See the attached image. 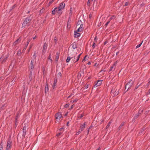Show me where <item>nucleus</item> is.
<instances>
[{
    "instance_id": "1",
    "label": "nucleus",
    "mask_w": 150,
    "mask_h": 150,
    "mask_svg": "<svg viewBox=\"0 0 150 150\" xmlns=\"http://www.w3.org/2000/svg\"><path fill=\"white\" fill-rule=\"evenodd\" d=\"M62 117V115L60 112H58L55 115L56 119V122H58L60 120Z\"/></svg>"
},
{
    "instance_id": "2",
    "label": "nucleus",
    "mask_w": 150,
    "mask_h": 150,
    "mask_svg": "<svg viewBox=\"0 0 150 150\" xmlns=\"http://www.w3.org/2000/svg\"><path fill=\"white\" fill-rule=\"evenodd\" d=\"M12 142L10 139L8 140L6 150H10L11 148Z\"/></svg>"
},
{
    "instance_id": "3",
    "label": "nucleus",
    "mask_w": 150,
    "mask_h": 150,
    "mask_svg": "<svg viewBox=\"0 0 150 150\" xmlns=\"http://www.w3.org/2000/svg\"><path fill=\"white\" fill-rule=\"evenodd\" d=\"M30 21L31 20L30 19V18L29 17L26 18L23 23V27L27 25H29V23Z\"/></svg>"
},
{
    "instance_id": "4",
    "label": "nucleus",
    "mask_w": 150,
    "mask_h": 150,
    "mask_svg": "<svg viewBox=\"0 0 150 150\" xmlns=\"http://www.w3.org/2000/svg\"><path fill=\"white\" fill-rule=\"evenodd\" d=\"M133 83V81H131L127 83L125 86V89H126L127 88V90L128 89L132 86Z\"/></svg>"
},
{
    "instance_id": "5",
    "label": "nucleus",
    "mask_w": 150,
    "mask_h": 150,
    "mask_svg": "<svg viewBox=\"0 0 150 150\" xmlns=\"http://www.w3.org/2000/svg\"><path fill=\"white\" fill-rule=\"evenodd\" d=\"M8 57V55L4 57L3 56H2L0 58V61H1L2 62H4L7 60Z\"/></svg>"
},
{
    "instance_id": "6",
    "label": "nucleus",
    "mask_w": 150,
    "mask_h": 150,
    "mask_svg": "<svg viewBox=\"0 0 150 150\" xmlns=\"http://www.w3.org/2000/svg\"><path fill=\"white\" fill-rule=\"evenodd\" d=\"M65 6V4L64 2L61 3L58 7L59 10L61 11L62 9H64Z\"/></svg>"
},
{
    "instance_id": "7",
    "label": "nucleus",
    "mask_w": 150,
    "mask_h": 150,
    "mask_svg": "<svg viewBox=\"0 0 150 150\" xmlns=\"http://www.w3.org/2000/svg\"><path fill=\"white\" fill-rule=\"evenodd\" d=\"M83 25L81 24L80 25V27L76 31L78 32H82L83 31Z\"/></svg>"
},
{
    "instance_id": "8",
    "label": "nucleus",
    "mask_w": 150,
    "mask_h": 150,
    "mask_svg": "<svg viewBox=\"0 0 150 150\" xmlns=\"http://www.w3.org/2000/svg\"><path fill=\"white\" fill-rule=\"evenodd\" d=\"M102 80H98L97 83H96L94 86V87H96L100 86L102 84Z\"/></svg>"
},
{
    "instance_id": "9",
    "label": "nucleus",
    "mask_w": 150,
    "mask_h": 150,
    "mask_svg": "<svg viewBox=\"0 0 150 150\" xmlns=\"http://www.w3.org/2000/svg\"><path fill=\"white\" fill-rule=\"evenodd\" d=\"M117 63V62L116 61L114 63L113 65L110 68V69L109 70V71H113L115 70V68L114 67L116 66Z\"/></svg>"
},
{
    "instance_id": "10",
    "label": "nucleus",
    "mask_w": 150,
    "mask_h": 150,
    "mask_svg": "<svg viewBox=\"0 0 150 150\" xmlns=\"http://www.w3.org/2000/svg\"><path fill=\"white\" fill-rule=\"evenodd\" d=\"M80 33L79 32L75 31H74V37L75 38L79 37L80 36Z\"/></svg>"
},
{
    "instance_id": "11",
    "label": "nucleus",
    "mask_w": 150,
    "mask_h": 150,
    "mask_svg": "<svg viewBox=\"0 0 150 150\" xmlns=\"http://www.w3.org/2000/svg\"><path fill=\"white\" fill-rule=\"evenodd\" d=\"M21 40V39L20 38L18 39L13 43V45H16L19 42H20Z\"/></svg>"
},
{
    "instance_id": "12",
    "label": "nucleus",
    "mask_w": 150,
    "mask_h": 150,
    "mask_svg": "<svg viewBox=\"0 0 150 150\" xmlns=\"http://www.w3.org/2000/svg\"><path fill=\"white\" fill-rule=\"evenodd\" d=\"M47 44L46 43H45L43 47V51L44 52V51H45L47 48Z\"/></svg>"
},
{
    "instance_id": "13",
    "label": "nucleus",
    "mask_w": 150,
    "mask_h": 150,
    "mask_svg": "<svg viewBox=\"0 0 150 150\" xmlns=\"http://www.w3.org/2000/svg\"><path fill=\"white\" fill-rule=\"evenodd\" d=\"M72 48L73 49H76L77 47L76 44L75 42L73 43L71 45Z\"/></svg>"
},
{
    "instance_id": "14",
    "label": "nucleus",
    "mask_w": 150,
    "mask_h": 150,
    "mask_svg": "<svg viewBox=\"0 0 150 150\" xmlns=\"http://www.w3.org/2000/svg\"><path fill=\"white\" fill-rule=\"evenodd\" d=\"M26 127H25L23 128V135H25L26 134Z\"/></svg>"
},
{
    "instance_id": "15",
    "label": "nucleus",
    "mask_w": 150,
    "mask_h": 150,
    "mask_svg": "<svg viewBox=\"0 0 150 150\" xmlns=\"http://www.w3.org/2000/svg\"><path fill=\"white\" fill-rule=\"evenodd\" d=\"M73 9L72 8H71L69 10V15L70 16H71L72 14Z\"/></svg>"
},
{
    "instance_id": "16",
    "label": "nucleus",
    "mask_w": 150,
    "mask_h": 150,
    "mask_svg": "<svg viewBox=\"0 0 150 150\" xmlns=\"http://www.w3.org/2000/svg\"><path fill=\"white\" fill-rule=\"evenodd\" d=\"M59 53H57L56 54L55 58H56V61H58V59L59 58Z\"/></svg>"
},
{
    "instance_id": "17",
    "label": "nucleus",
    "mask_w": 150,
    "mask_h": 150,
    "mask_svg": "<svg viewBox=\"0 0 150 150\" xmlns=\"http://www.w3.org/2000/svg\"><path fill=\"white\" fill-rule=\"evenodd\" d=\"M85 123H84L83 124H82L81 127V129L82 130H83L84 129V128H85Z\"/></svg>"
},
{
    "instance_id": "18",
    "label": "nucleus",
    "mask_w": 150,
    "mask_h": 150,
    "mask_svg": "<svg viewBox=\"0 0 150 150\" xmlns=\"http://www.w3.org/2000/svg\"><path fill=\"white\" fill-rule=\"evenodd\" d=\"M72 58V57H67V58L66 59V61L67 62H69L70 59Z\"/></svg>"
},
{
    "instance_id": "19",
    "label": "nucleus",
    "mask_w": 150,
    "mask_h": 150,
    "mask_svg": "<svg viewBox=\"0 0 150 150\" xmlns=\"http://www.w3.org/2000/svg\"><path fill=\"white\" fill-rule=\"evenodd\" d=\"M56 9H57V7L55 8L54 9L53 11H52V14L54 15L55 14V13L56 12L55 11V10H56Z\"/></svg>"
},
{
    "instance_id": "20",
    "label": "nucleus",
    "mask_w": 150,
    "mask_h": 150,
    "mask_svg": "<svg viewBox=\"0 0 150 150\" xmlns=\"http://www.w3.org/2000/svg\"><path fill=\"white\" fill-rule=\"evenodd\" d=\"M48 86L47 84L45 86V92H46L47 91H48Z\"/></svg>"
},
{
    "instance_id": "21",
    "label": "nucleus",
    "mask_w": 150,
    "mask_h": 150,
    "mask_svg": "<svg viewBox=\"0 0 150 150\" xmlns=\"http://www.w3.org/2000/svg\"><path fill=\"white\" fill-rule=\"evenodd\" d=\"M54 1V0H51L50 1L48 4V6H49Z\"/></svg>"
},
{
    "instance_id": "22",
    "label": "nucleus",
    "mask_w": 150,
    "mask_h": 150,
    "mask_svg": "<svg viewBox=\"0 0 150 150\" xmlns=\"http://www.w3.org/2000/svg\"><path fill=\"white\" fill-rule=\"evenodd\" d=\"M115 16H112L109 20H110V21L112 19H114L115 18Z\"/></svg>"
},
{
    "instance_id": "23",
    "label": "nucleus",
    "mask_w": 150,
    "mask_h": 150,
    "mask_svg": "<svg viewBox=\"0 0 150 150\" xmlns=\"http://www.w3.org/2000/svg\"><path fill=\"white\" fill-rule=\"evenodd\" d=\"M75 58L74 57V63H75L76 62H77L79 60V57H77L76 60L75 61Z\"/></svg>"
},
{
    "instance_id": "24",
    "label": "nucleus",
    "mask_w": 150,
    "mask_h": 150,
    "mask_svg": "<svg viewBox=\"0 0 150 150\" xmlns=\"http://www.w3.org/2000/svg\"><path fill=\"white\" fill-rule=\"evenodd\" d=\"M142 42H143V41H142V42L140 44L138 45L136 47V48H139V47H140V46H141V45H142Z\"/></svg>"
},
{
    "instance_id": "25",
    "label": "nucleus",
    "mask_w": 150,
    "mask_h": 150,
    "mask_svg": "<svg viewBox=\"0 0 150 150\" xmlns=\"http://www.w3.org/2000/svg\"><path fill=\"white\" fill-rule=\"evenodd\" d=\"M48 59H49V60H50V62H52V59H51V54H50L49 55V57H48Z\"/></svg>"
},
{
    "instance_id": "26",
    "label": "nucleus",
    "mask_w": 150,
    "mask_h": 150,
    "mask_svg": "<svg viewBox=\"0 0 150 150\" xmlns=\"http://www.w3.org/2000/svg\"><path fill=\"white\" fill-rule=\"evenodd\" d=\"M96 46V45L95 44V42H94L93 43V44L92 45V47L93 48H94Z\"/></svg>"
},
{
    "instance_id": "27",
    "label": "nucleus",
    "mask_w": 150,
    "mask_h": 150,
    "mask_svg": "<svg viewBox=\"0 0 150 150\" xmlns=\"http://www.w3.org/2000/svg\"><path fill=\"white\" fill-rule=\"evenodd\" d=\"M118 91H115V92L114 93V96H117V95H118Z\"/></svg>"
},
{
    "instance_id": "28",
    "label": "nucleus",
    "mask_w": 150,
    "mask_h": 150,
    "mask_svg": "<svg viewBox=\"0 0 150 150\" xmlns=\"http://www.w3.org/2000/svg\"><path fill=\"white\" fill-rule=\"evenodd\" d=\"M139 115L138 114H136L134 117V118L135 119L138 117L139 116Z\"/></svg>"
},
{
    "instance_id": "29",
    "label": "nucleus",
    "mask_w": 150,
    "mask_h": 150,
    "mask_svg": "<svg viewBox=\"0 0 150 150\" xmlns=\"http://www.w3.org/2000/svg\"><path fill=\"white\" fill-rule=\"evenodd\" d=\"M110 20H109L107 21L106 23V24H105V25L106 26H107V25H108L109 24V23H110Z\"/></svg>"
},
{
    "instance_id": "30",
    "label": "nucleus",
    "mask_w": 150,
    "mask_h": 150,
    "mask_svg": "<svg viewBox=\"0 0 150 150\" xmlns=\"http://www.w3.org/2000/svg\"><path fill=\"white\" fill-rule=\"evenodd\" d=\"M34 63V59L32 60L31 62V65H33Z\"/></svg>"
},
{
    "instance_id": "31",
    "label": "nucleus",
    "mask_w": 150,
    "mask_h": 150,
    "mask_svg": "<svg viewBox=\"0 0 150 150\" xmlns=\"http://www.w3.org/2000/svg\"><path fill=\"white\" fill-rule=\"evenodd\" d=\"M110 122L106 126V128H108L109 127V126H110Z\"/></svg>"
},
{
    "instance_id": "32",
    "label": "nucleus",
    "mask_w": 150,
    "mask_h": 150,
    "mask_svg": "<svg viewBox=\"0 0 150 150\" xmlns=\"http://www.w3.org/2000/svg\"><path fill=\"white\" fill-rule=\"evenodd\" d=\"M57 39L56 37H55L54 38V40L55 42H56L57 41Z\"/></svg>"
},
{
    "instance_id": "33",
    "label": "nucleus",
    "mask_w": 150,
    "mask_h": 150,
    "mask_svg": "<svg viewBox=\"0 0 150 150\" xmlns=\"http://www.w3.org/2000/svg\"><path fill=\"white\" fill-rule=\"evenodd\" d=\"M34 66L33 65H31L30 67V68L31 69H34Z\"/></svg>"
},
{
    "instance_id": "34",
    "label": "nucleus",
    "mask_w": 150,
    "mask_h": 150,
    "mask_svg": "<svg viewBox=\"0 0 150 150\" xmlns=\"http://www.w3.org/2000/svg\"><path fill=\"white\" fill-rule=\"evenodd\" d=\"M129 2H126L125 3V6H128V5H129Z\"/></svg>"
},
{
    "instance_id": "35",
    "label": "nucleus",
    "mask_w": 150,
    "mask_h": 150,
    "mask_svg": "<svg viewBox=\"0 0 150 150\" xmlns=\"http://www.w3.org/2000/svg\"><path fill=\"white\" fill-rule=\"evenodd\" d=\"M58 14H59L60 15L61 14H62V12H61V11H58V12H57Z\"/></svg>"
},
{
    "instance_id": "36",
    "label": "nucleus",
    "mask_w": 150,
    "mask_h": 150,
    "mask_svg": "<svg viewBox=\"0 0 150 150\" xmlns=\"http://www.w3.org/2000/svg\"><path fill=\"white\" fill-rule=\"evenodd\" d=\"M56 86V84H55L54 83L53 85H52V87L53 88H55V86Z\"/></svg>"
},
{
    "instance_id": "37",
    "label": "nucleus",
    "mask_w": 150,
    "mask_h": 150,
    "mask_svg": "<svg viewBox=\"0 0 150 150\" xmlns=\"http://www.w3.org/2000/svg\"><path fill=\"white\" fill-rule=\"evenodd\" d=\"M139 85L137 86L134 89V90H135L136 89H137L138 88V87H139Z\"/></svg>"
},
{
    "instance_id": "38",
    "label": "nucleus",
    "mask_w": 150,
    "mask_h": 150,
    "mask_svg": "<svg viewBox=\"0 0 150 150\" xmlns=\"http://www.w3.org/2000/svg\"><path fill=\"white\" fill-rule=\"evenodd\" d=\"M124 123H122L121 124L120 126L119 127V128H120V127L122 126H123L124 125Z\"/></svg>"
},
{
    "instance_id": "39",
    "label": "nucleus",
    "mask_w": 150,
    "mask_h": 150,
    "mask_svg": "<svg viewBox=\"0 0 150 150\" xmlns=\"http://www.w3.org/2000/svg\"><path fill=\"white\" fill-rule=\"evenodd\" d=\"M57 9H56V10H55V11L56 12H57L58 11H59V10L58 8H57Z\"/></svg>"
},
{
    "instance_id": "40",
    "label": "nucleus",
    "mask_w": 150,
    "mask_h": 150,
    "mask_svg": "<svg viewBox=\"0 0 150 150\" xmlns=\"http://www.w3.org/2000/svg\"><path fill=\"white\" fill-rule=\"evenodd\" d=\"M87 55H86V56H85V57H84V58L83 59V60H82V62H83V61H85V58L86 57H87Z\"/></svg>"
},
{
    "instance_id": "41",
    "label": "nucleus",
    "mask_w": 150,
    "mask_h": 150,
    "mask_svg": "<svg viewBox=\"0 0 150 150\" xmlns=\"http://www.w3.org/2000/svg\"><path fill=\"white\" fill-rule=\"evenodd\" d=\"M69 106V105L68 104H67L65 105L64 107H65L67 108Z\"/></svg>"
},
{
    "instance_id": "42",
    "label": "nucleus",
    "mask_w": 150,
    "mask_h": 150,
    "mask_svg": "<svg viewBox=\"0 0 150 150\" xmlns=\"http://www.w3.org/2000/svg\"><path fill=\"white\" fill-rule=\"evenodd\" d=\"M30 40H28L27 41V45L28 46V45L30 41Z\"/></svg>"
},
{
    "instance_id": "43",
    "label": "nucleus",
    "mask_w": 150,
    "mask_h": 150,
    "mask_svg": "<svg viewBox=\"0 0 150 150\" xmlns=\"http://www.w3.org/2000/svg\"><path fill=\"white\" fill-rule=\"evenodd\" d=\"M57 83V80L55 79H54V83L55 84H56V83Z\"/></svg>"
},
{
    "instance_id": "44",
    "label": "nucleus",
    "mask_w": 150,
    "mask_h": 150,
    "mask_svg": "<svg viewBox=\"0 0 150 150\" xmlns=\"http://www.w3.org/2000/svg\"><path fill=\"white\" fill-rule=\"evenodd\" d=\"M58 75L59 76H61V73L60 72H59V73H58Z\"/></svg>"
},
{
    "instance_id": "45",
    "label": "nucleus",
    "mask_w": 150,
    "mask_h": 150,
    "mask_svg": "<svg viewBox=\"0 0 150 150\" xmlns=\"http://www.w3.org/2000/svg\"><path fill=\"white\" fill-rule=\"evenodd\" d=\"M88 85H86L85 86V88H88Z\"/></svg>"
},
{
    "instance_id": "46",
    "label": "nucleus",
    "mask_w": 150,
    "mask_h": 150,
    "mask_svg": "<svg viewBox=\"0 0 150 150\" xmlns=\"http://www.w3.org/2000/svg\"><path fill=\"white\" fill-rule=\"evenodd\" d=\"M21 53V52L20 51H18L17 52V54H18V55H20V54Z\"/></svg>"
},
{
    "instance_id": "47",
    "label": "nucleus",
    "mask_w": 150,
    "mask_h": 150,
    "mask_svg": "<svg viewBox=\"0 0 150 150\" xmlns=\"http://www.w3.org/2000/svg\"><path fill=\"white\" fill-rule=\"evenodd\" d=\"M83 130H82L81 129L79 130L78 132L80 133Z\"/></svg>"
},
{
    "instance_id": "48",
    "label": "nucleus",
    "mask_w": 150,
    "mask_h": 150,
    "mask_svg": "<svg viewBox=\"0 0 150 150\" xmlns=\"http://www.w3.org/2000/svg\"><path fill=\"white\" fill-rule=\"evenodd\" d=\"M77 101V99H75L74 101H73V103L74 102H76V101Z\"/></svg>"
},
{
    "instance_id": "49",
    "label": "nucleus",
    "mask_w": 150,
    "mask_h": 150,
    "mask_svg": "<svg viewBox=\"0 0 150 150\" xmlns=\"http://www.w3.org/2000/svg\"><path fill=\"white\" fill-rule=\"evenodd\" d=\"M70 23V21H69V20H68V25H67V26H68L69 25V23Z\"/></svg>"
},
{
    "instance_id": "50",
    "label": "nucleus",
    "mask_w": 150,
    "mask_h": 150,
    "mask_svg": "<svg viewBox=\"0 0 150 150\" xmlns=\"http://www.w3.org/2000/svg\"><path fill=\"white\" fill-rule=\"evenodd\" d=\"M28 46H27V45H26V46H25V47H24V50H25V49H26L27 47Z\"/></svg>"
},
{
    "instance_id": "51",
    "label": "nucleus",
    "mask_w": 150,
    "mask_h": 150,
    "mask_svg": "<svg viewBox=\"0 0 150 150\" xmlns=\"http://www.w3.org/2000/svg\"><path fill=\"white\" fill-rule=\"evenodd\" d=\"M35 52L34 54L33 55V57H34V59H35L36 58V56H35Z\"/></svg>"
},
{
    "instance_id": "52",
    "label": "nucleus",
    "mask_w": 150,
    "mask_h": 150,
    "mask_svg": "<svg viewBox=\"0 0 150 150\" xmlns=\"http://www.w3.org/2000/svg\"><path fill=\"white\" fill-rule=\"evenodd\" d=\"M37 38V36H35L33 38V39L34 40H35V39H36V38Z\"/></svg>"
},
{
    "instance_id": "53",
    "label": "nucleus",
    "mask_w": 150,
    "mask_h": 150,
    "mask_svg": "<svg viewBox=\"0 0 150 150\" xmlns=\"http://www.w3.org/2000/svg\"><path fill=\"white\" fill-rule=\"evenodd\" d=\"M74 105H72L71 106V107L70 108H71V109L73 108V107H74Z\"/></svg>"
},
{
    "instance_id": "54",
    "label": "nucleus",
    "mask_w": 150,
    "mask_h": 150,
    "mask_svg": "<svg viewBox=\"0 0 150 150\" xmlns=\"http://www.w3.org/2000/svg\"><path fill=\"white\" fill-rule=\"evenodd\" d=\"M61 134V133H58V134H57V136H60Z\"/></svg>"
},
{
    "instance_id": "55",
    "label": "nucleus",
    "mask_w": 150,
    "mask_h": 150,
    "mask_svg": "<svg viewBox=\"0 0 150 150\" xmlns=\"http://www.w3.org/2000/svg\"><path fill=\"white\" fill-rule=\"evenodd\" d=\"M81 54H79L77 57H79V59L80 57V55H81Z\"/></svg>"
},
{
    "instance_id": "56",
    "label": "nucleus",
    "mask_w": 150,
    "mask_h": 150,
    "mask_svg": "<svg viewBox=\"0 0 150 150\" xmlns=\"http://www.w3.org/2000/svg\"><path fill=\"white\" fill-rule=\"evenodd\" d=\"M81 54H79L77 57H79V59L80 57V55H81Z\"/></svg>"
},
{
    "instance_id": "57",
    "label": "nucleus",
    "mask_w": 150,
    "mask_h": 150,
    "mask_svg": "<svg viewBox=\"0 0 150 150\" xmlns=\"http://www.w3.org/2000/svg\"><path fill=\"white\" fill-rule=\"evenodd\" d=\"M79 133L78 132H77L76 133V135H78L79 134Z\"/></svg>"
},
{
    "instance_id": "58",
    "label": "nucleus",
    "mask_w": 150,
    "mask_h": 150,
    "mask_svg": "<svg viewBox=\"0 0 150 150\" xmlns=\"http://www.w3.org/2000/svg\"><path fill=\"white\" fill-rule=\"evenodd\" d=\"M43 10H44V9L42 8V9L41 10H40V12H43Z\"/></svg>"
},
{
    "instance_id": "59",
    "label": "nucleus",
    "mask_w": 150,
    "mask_h": 150,
    "mask_svg": "<svg viewBox=\"0 0 150 150\" xmlns=\"http://www.w3.org/2000/svg\"><path fill=\"white\" fill-rule=\"evenodd\" d=\"M83 115H81V116H80V117H79L80 118H81L82 117H83Z\"/></svg>"
},
{
    "instance_id": "60",
    "label": "nucleus",
    "mask_w": 150,
    "mask_h": 150,
    "mask_svg": "<svg viewBox=\"0 0 150 150\" xmlns=\"http://www.w3.org/2000/svg\"><path fill=\"white\" fill-rule=\"evenodd\" d=\"M94 40H97V37H95L94 39Z\"/></svg>"
},
{
    "instance_id": "61",
    "label": "nucleus",
    "mask_w": 150,
    "mask_h": 150,
    "mask_svg": "<svg viewBox=\"0 0 150 150\" xmlns=\"http://www.w3.org/2000/svg\"><path fill=\"white\" fill-rule=\"evenodd\" d=\"M90 3V2L89 0H88V3H87V4H89Z\"/></svg>"
},
{
    "instance_id": "62",
    "label": "nucleus",
    "mask_w": 150,
    "mask_h": 150,
    "mask_svg": "<svg viewBox=\"0 0 150 150\" xmlns=\"http://www.w3.org/2000/svg\"><path fill=\"white\" fill-rule=\"evenodd\" d=\"M100 150V147H99L96 150Z\"/></svg>"
},
{
    "instance_id": "63",
    "label": "nucleus",
    "mask_w": 150,
    "mask_h": 150,
    "mask_svg": "<svg viewBox=\"0 0 150 150\" xmlns=\"http://www.w3.org/2000/svg\"><path fill=\"white\" fill-rule=\"evenodd\" d=\"M88 64H89V65L90 64H91V62H89L88 63Z\"/></svg>"
},
{
    "instance_id": "64",
    "label": "nucleus",
    "mask_w": 150,
    "mask_h": 150,
    "mask_svg": "<svg viewBox=\"0 0 150 150\" xmlns=\"http://www.w3.org/2000/svg\"><path fill=\"white\" fill-rule=\"evenodd\" d=\"M71 97V95H70L68 97V98H69L70 97Z\"/></svg>"
}]
</instances>
